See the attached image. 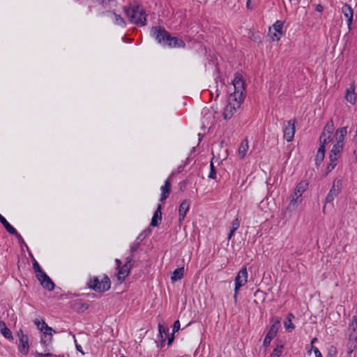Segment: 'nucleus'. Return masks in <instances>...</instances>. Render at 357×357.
<instances>
[{
	"label": "nucleus",
	"instance_id": "f257e3e1",
	"mask_svg": "<svg viewBox=\"0 0 357 357\" xmlns=\"http://www.w3.org/2000/svg\"><path fill=\"white\" fill-rule=\"evenodd\" d=\"M334 129L333 121L331 119L326 123L320 135V146L315 155V165L319 166L325 157L326 145L331 142L334 143L329 154L330 162L327 167L328 172L332 171L337 165V161L344 149V138L347 134V126L341 127L335 132Z\"/></svg>",
	"mask_w": 357,
	"mask_h": 357
},
{
	"label": "nucleus",
	"instance_id": "f03ea898",
	"mask_svg": "<svg viewBox=\"0 0 357 357\" xmlns=\"http://www.w3.org/2000/svg\"><path fill=\"white\" fill-rule=\"evenodd\" d=\"M232 84L234 91L229 96L228 104L225 107L222 114L225 120L230 119L233 116L237 109L240 107L245 97V89L243 76L241 74H235Z\"/></svg>",
	"mask_w": 357,
	"mask_h": 357
},
{
	"label": "nucleus",
	"instance_id": "7ed1b4c3",
	"mask_svg": "<svg viewBox=\"0 0 357 357\" xmlns=\"http://www.w3.org/2000/svg\"><path fill=\"white\" fill-rule=\"evenodd\" d=\"M151 35L161 45L170 48H184L185 42L176 36H172L167 31L161 26H153Z\"/></svg>",
	"mask_w": 357,
	"mask_h": 357
},
{
	"label": "nucleus",
	"instance_id": "20e7f679",
	"mask_svg": "<svg viewBox=\"0 0 357 357\" xmlns=\"http://www.w3.org/2000/svg\"><path fill=\"white\" fill-rule=\"evenodd\" d=\"M124 10L130 22L138 26L145 25L146 21L145 13L139 5L130 4L129 6L125 7Z\"/></svg>",
	"mask_w": 357,
	"mask_h": 357
},
{
	"label": "nucleus",
	"instance_id": "39448f33",
	"mask_svg": "<svg viewBox=\"0 0 357 357\" xmlns=\"http://www.w3.org/2000/svg\"><path fill=\"white\" fill-rule=\"evenodd\" d=\"M87 285L95 291L105 292L110 289L111 282L109 277L106 275L102 277L94 276L89 279Z\"/></svg>",
	"mask_w": 357,
	"mask_h": 357
},
{
	"label": "nucleus",
	"instance_id": "423d86ee",
	"mask_svg": "<svg viewBox=\"0 0 357 357\" xmlns=\"http://www.w3.org/2000/svg\"><path fill=\"white\" fill-rule=\"evenodd\" d=\"M116 265L117 274L116 277L118 280L121 283L128 276L131 268L134 265V260L132 256H129L126 258V261L124 265H121V261L119 259H115Z\"/></svg>",
	"mask_w": 357,
	"mask_h": 357
},
{
	"label": "nucleus",
	"instance_id": "0eeeda50",
	"mask_svg": "<svg viewBox=\"0 0 357 357\" xmlns=\"http://www.w3.org/2000/svg\"><path fill=\"white\" fill-rule=\"evenodd\" d=\"M308 187V183L305 181H301L299 182L295 188L293 193L290 197L289 206L296 208L298 205L301 203V196L303 193L307 190Z\"/></svg>",
	"mask_w": 357,
	"mask_h": 357
},
{
	"label": "nucleus",
	"instance_id": "6e6552de",
	"mask_svg": "<svg viewBox=\"0 0 357 357\" xmlns=\"http://www.w3.org/2000/svg\"><path fill=\"white\" fill-rule=\"evenodd\" d=\"M280 318L275 317L271 320V326L264 340L263 345L265 348L269 347L271 341L275 338L280 326Z\"/></svg>",
	"mask_w": 357,
	"mask_h": 357
},
{
	"label": "nucleus",
	"instance_id": "1a4fd4ad",
	"mask_svg": "<svg viewBox=\"0 0 357 357\" xmlns=\"http://www.w3.org/2000/svg\"><path fill=\"white\" fill-rule=\"evenodd\" d=\"M342 180L336 178L332 184V186L328 192L325 202L326 204H333V200L336 198L342 191Z\"/></svg>",
	"mask_w": 357,
	"mask_h": 357
},
{
	"label": "nucleus",
	"instance_id": "9d476101",
	"mask_svg": "<svg viewBox=\"0 0 357 357\" xmlns=\"http://www.w3.org/2000/svg\"><path fill=\"white\" fill-rule=\"evenodd\" d=\"M248 273L246 267H243L237 273L234 280L236 291H239L241 287L248 282Z\"/></svg>",
	"mask_w": 357,
	"mask_h": 357
},
{
	"label": "nucleus",
	"instance_id": "9b49d317",
	"mask_svg": "<svg viewBox=\"0 0 357 357\" xmlns=\"http://www.w3.org/2000/svg\"><path fill=\"white\" fill-rule=\"evenodd\" d=\"M284 22L277 20L271 28L269 29L271 37L273 41H278L283 35L282 28Z\"/></svg>",
	"mask_w": 357,
	"mask_h": 357
},
{
	"label": "nucleus",
	"instance_id": "f8f14e48",
	"mask_svg": "<svg viewBox=\"0 0 357 357\" xmlns=\"http://www.w3.org/2000/svg\"><path fill=\"white\" fill-rule=\"evenodd\" d=\"M17 336L19 337V351L22 354L26 355L29 349L28 336L23 333L22 329L17 332Z\"/></svg>",
	"mask_w": 357,
	"mask_h": 357
},
{
	"label": "nucleus",
	"instance_id": "ddd939ff",
	"mask_svg": "<svg viewBox=\"0 0 357 357\" xmlns=\"http://www.w3.org/2000/svg\"><path fill=\"white\" fill-rule=\"evenodd\" d=\"M284 139L288 142L294 139L295 135V120H289L283 128Z\"/></svg>",
	"mask_w": 357,
	"mask_h": 357
},
{
	"label": "nucleus",
	"instance_id": "4468645a",
	"mask_svg": "<svg viewBox=\"0 0 357 357\" xmlns=\"http://www.w3.org/2000/svg\"><path fill=\"white\" fill-rule=\"evenodd\" d=\"M37 279L40 281V284L46 289L52 291L54 289V283L46 273L40 274V277Z\"/></svg>",
	"mask_w": 357,
	"mask_h": 357
},
{
	"label": "nucleus",
	"instance_id": "2eb2a0df",
	"mask_svg": "<svg viewBox=\"0 0 357 357\" xmlns=\"http://www.w3.org/2000/svg\"><path fill=\"white\" fill-rule=\"evenodd\" d=\"M349 341H356L357 340V318L353 317L352 321L348 328Z\"/></svg>",
	"mask_w": 357,
	"mask_h": 357
},
{
	"label": "nucleus",
	"instance_id": "dca6fc26",
	"mask_svg": "<svg viewBox=\"0 0 357 357\" xmlns=\"http://www.w3.org/2000/svg\"><path fill=\"white\" fill-rule=\"evenodd\" d=\"M190 209V202L187 199H184L179 206L178 209V220L179 222L184 220L187 213Z\"/></svg>",
	"mask_w": 357,
	"mask_h": 357
},
{
	"label": "nucleus",
	"instance_id": "f3484780",
	"mask_svg": "<svg viewBox=\"0 0 357 357\" xmlns=\"http://www.w3.org/2000/svg\"><path fill=\"white\" fill-rule=\"evenodd\" d=\"M342 13L344 16L347 18V26L350 29L352 23L354 12L350 6L345 3L342 8Z\"/></svg>",
	"mask_w": 357,
	"mask_h": 357
},
{
	"label": "nucleus",
	"instance_id": "a211bd4d",
	"mask_svg": "<svg viewBox=\"0 0 357 357\" xmlns=\"http://www.w3.org/2000/svg\"><path fill=\"white\" fill-rule=\"evenodd\" d=\"M161 196L160 201L164 202L169 196L171 192V183L169 178H167L165 184L160 188Z\"/></svg>",
	"mask_w": 357,
	"mask_h": 357
},
{
	"label": "nucleus",
	"instance_id": "6ab92c4d",
	"mask_svg": "<svg viewBox=\"0 0 357 357\" xmlns=\"http://www.w3.org/2000/svg\"><path fill=\"white\" fill-rule=\"evenodd\" d=\"M345 98L351 104L354 105L356 102L357 94L355 93V88L354 85H351L349 88L347 89Z\"/></svg>",
	"mask_w": 357,
	"mask_h": 357
},
{
	"label": "nucleus",
	"instance_id": "aec40b11",
	"mask_svg": "<svg viewBox=\"0 0 357 357\" xmlns=\"http://www.w3.org/2000/svg\"><path fill=\"white\" fill-rule=\"evenodd\" d=\"M161 205L158 204L153 216L152 217L150 225L152 227H157L159 225V221L162 220Z\"/></svg>",
	"mask_w": 357,
	"mask_h": 357
},
{
	"label": "nucleus",
	"instance_id": "412c9836",
	"mask_svg": "<svg viewBox=\"0 0 357 357\" xmlns=\"http://www.w3.org/2000/svg\"><path fill=\"white\" fill-rule=\"evenodd\" d=\"M294 318V315L291 312L287 314L285 320L284 321V327L288 332H291L295 328V326L292 323V321Z\"/></svg>",
	"mask_w": 357,
	"mask_h": 357
},
{
	"label": "nucleus",
	"instance_id": "4be33fe9",
	"mask_svg": "<svg viewBox=\"0 0 357 357\" xmlns=\"http://www.w3.org/2000/svg\"><path fill=\"white\" fill-rule=\"evenodd\" d=\"M0 333L8 340L13 339L12 332L3 321H0Z\"/></svg>",
	"mask_w": 357,
	"mask_h": 357
},
{
	"label": "nucleus",
	"instance_id": "5701e85b",
	"mask_svg": "<svg viewBox=\"0 0 357 357\" xmlns=\"http://www.w3.org/2000/svg\"><path fill=\"white\" fill-rule=\"evenodd\" d=\"M249 149L248 141L245 139L243 140L238 148V155L241 158H244Z\"/></svg>",
	"mask_w": 357,
	"mask_h": 357
},
{
	"label": "nucleus",
	"instance_id": "b1692460",
	"mask_svg": "<svg viewBox=\"0 0 357 357\" xmlns=\"http://www.w3.org/2000/svg\"><path fill=\"white\" fill-rule=\"evenodd\" d=\"M184 274V268H178L173 272V274L171 277V280L172 282H174L177 280H179L183 278Z\"/></svg>",
	"mask_w": 357,
	"mask_h": 357
},
{
	"label": "nucleus",
	"instance_id": "393cba45",
	"mask_svg": "<svg viewBox=\"0 0 357 357\" xmlns=\"http://www.w3.org/2000/svg\"><path fill=\"white\" fill-rule=\"evenodd\" d=\"M239 226L240 222L238 219L236 218L232 221L231 225L230 226V231L227 238L228 240H230L232 238L236 231L239 228Z\"/></svg>",
	"mask_w": 357,
	"mask_h": 357
},
{
	"label": "nucleus",
	"instance_id": "a878e982",
	"mask_svg": "<svg viewBox=\"0 0 357 357\" xmlns=\"http://www.w3.org/2000/svg\"><path fill=\"white\" fill-rule=\"evenodd\" d=\"M40 331L43 333V335L45 338L47 336L52 337V328L47 326L44 320H42V326L40 328Z\"/></svg>",
	"mask_w": 357,
	"mask_h": 357
},
{
	"label": "nucleus",
	"instance_id": "bb28decb",
	"mask_svg": "<svg viewBox=\"0 0 357 357\" xmlns=\"http://www.w3.org/2000/svg\"><path fill=\"white\" fill-rule=\"evenodd\" d=\"M111 13L114 17L113 21L116 25L121 26L122 27L126 26V23L124 19L120 15H118L114 12H112Z\"/></svg>",
	"mask_w": 357,
	"mask_h": 357
},
{
	"label": "nucleus",
	"instance_id": "cd10ccee",
	"mask_svg": "<svg viewBox=\"0 0 357 357\" xmlns=\"http://www.w3.org/2000/svg\"><path fill=\"white\" fill-rule=\"evenodd\" d=\"M0 222L9 234H12L16 232V229L7 221L4 217L0 219Z\"/></svg>",
	"mask_w": 357,
	"mask_h": 357
},
{
	"label": "nucleus",
	"instance_id": "c85d7f7f",
	"mask_svg": "<svg viewBox=\"0 0 357 357\" xmlns=\"http://www.w3.org/2000/svg\"><path fill=\"white\" fill-rule=\"evenodd\" d=\"M159 336L160 337L161 344L165 342V340L162 337V334L165 336L169 335V328L164 327L161 324H158Z\"/></svg>",
	"mask_w": 357,
	"mask_h": 357
},
{
	"label": "nucleus",
	"instance_id": "c756f323",
	"mask_svg": "<svg viewBox=\"0 0 357 357\" xmlns=\"http://www.w3.org/2000/svg\"><path fill=\"white\" fill-rule=\"evenodd\" d=\"M282 350H283V345L278 344L277 347L273 349L270 357H280L282 353Z\"/></svg>",
	"mask_w": 357,
	"mask_h": 357
},
{
	"label": "nucleus",
	"instance_id": "7c9ffc66",
	"mask_svg": "<svg viewBox=\"0 0 357 357\" xmlns=\"http://www.w3.org/2000/svg\"><path fill=\"white\" fill-rule=\"evenodd\" d=\"M33 268L34 271H36V273H37L36 274L37 278H38L40 277V274L45 273L41 268L39 264L36 260H34V261L33 263Z\"/></svg>",
	"mask_w": 357,
	"mask_h": 357
},
{
	"label": "nucleus",
	"instance_id": "2f4dec72",
	"mask_svg": "<svg viewBox=\"0 0 357 357\" xmlns=\"http://www.w3.org/2000/svg\"><path fill=\"white\" fill-rule=\"evenodd\" d=\"M52 340V337L47 336V338L44 335L41 337L40 342L44 344L46 347H48Z\"/></svg>",
	"mask_w": 357,
	"mask_h": 357
},
{
	"label": "nucleus",
	"instance_id": "473e14b6",
	"mask_svg": "<svg viewBox=\"0 0 357 357\" xmlns=\"http://www.w3.org/2000/svg\"><path fill=\"white\" fill-rule=\"evenodd\" d=\"M211 170L208 174V177L213 179L216 178V171L215 169V167L213 165V163L211 162L210 165Z\"/></svg>",
	"mask_w": 357,
	"mask_h": 357
},
{
	"label": "nucleus",
	"instance_id": "72a5a7b5",
	"mask_svg": "<svg viewBox=\"0 0 357 357\" xmlns=\"http://www.w3.org/2000/svg\"><path fill=\"white\" fill-rule=\"evenodd\" d=\"M139 247V243L138 241H135L130 248V250L131 254L134 253Z\"/></svg>",
	"mask_w": 357,
	"mask_h": 357
},
{
	"label": "nucleus",
	"instance_id": "f704fd0d",
	"mask_svg": "<svg viewBox=\"0 0 357 357\" xmlns=\"http://www.w3.org/2000/svg\"><path fill=\"white\" fill-rule=\"evenodd\" d=\"M12 235H14V236L17 238V241H18L19 243H20V244H24V245H25L26 246V243L24 242V241L23 238L22 237V236L20 235V234H19V233L17 232V230H16V232H15V234H12Z\"/></svg>",
	"mask_w": 357,
	"mask_h": 357
},
{
	"label": "nucleus",
	"instance_id": "c9c22d12",
	"mask_svg": "<svg viewBox=\"0 0 357 357\" xmlns=\"http://www.w3.org/2000/svg\"><path fill=\"white\" fill-rule=\"evenodd\" d=\"M311 349L314 351L316 357H323L317 347L312 346Z\"/></svg>",
	"mask_w": 357,
	"mask_h": 357
},
{
	"label": "nucleus",
	"instance_id": "e433bc0d",
	"mask_svg": "<svg viewBox=\"0 0 357 357\" xmlns=\"http://www.w3.org/2000/svg\"><path fill=\"white\" fill-rule=\"evenodd\" d=\"M180 326H181V325H180L179 321L178 320L176 321L173 326V333H172L174 334L175 332L178 331L180 329Z\"/></svg>",
	"mask_w": 357,
	"mask_h": 357
},
{
	"label": "nucleus",
	"instance_id": "4c0bfd02",
	"mask_svg": "<svg viewBox=\"0 0 357 357\" xmlns=\"http://www.w3.org/2000/svg\"><path fill=\"white\" fill-rule=\"evenodd\" d=\"M349 342H350V343H349L350 344V347H349V349L347 351V353H348V355L350 356L351 353L354 351V348L355 347V344H354L355 341H349Z\"/></svg>",
	"mask_w": 357,
	"mask_h": 357
},
{
	"label": "nucleus",
	"instance_id": "58836bf2",
	"mask_svg": "<svg viewBox=\"0 0 357 357\" xmlns=\"http://www.w3.org/2000/svg\"><path fill=\"white\" fill-rule=\"evenodd\" d=\"M52 356V354L51 353H45V354H43V353H36V356L37 357H51Z\"/></svg>",
	"mask_w": 357,
	"mask_h": 357
},
{
	"label": "nucleus",
	"instance_id": "ea45409f",
	"mask_svg": "<svg viewBox=\"0 0 357 357\" xmlns=\"http://www.w3.org/2000/svg\"><path fill=\"white\" fill-rule=\"evenodd\" d=\"M75 347H76L77 350L78 351H79L81 354H84V352L83 351V350H82V348L81 345H79V344H78L77 343V340H75Z\"/></svg>",
	"mask_w": 357,
	"mask_h": 357
},
{
	"label": "nucleus",
	"instance_id": "a19ab883",
	"mask_svg": "<svg viewBox=\"0 0 357 357\" xmlns=\"http://www.w3.org/2000/svg\"><path fill=\"white\" fill-rule=\"evenodd\" d=\"M167 337L168 338L167 344H168V345H170L172 343V342L174 340V334L172 333L171 335H167Z\"/></svg>",
	"mask_w": 357,
	"mask_h": 357
},
{
	"label": "nucleus",
	"instance_id": "79ce46f5",
	"mask_svg": "<svg viewBox=\"0 0 357 357\" xmlns=\"http://www.w3.org/2000/svg\"><path fill=\"white\" fill-rule=\"evenodd\" d=\"M34 324L37 326V327L40 329L42 326V320L40 321L39 319H36L34 320Z\"/></svg>",
	"mask_w": 357,
	"mask_h": 357
},
{
	"label": "nucleus",
	"instance_id": "37998d69",
	"mask_svg": "<svg viewBox=\"0 0 357 357\" xmlns=\"http://www.w3.org/2000/svg\"><path fill=\"white\" fill-rule=\"evenodd\" d=\"M246 6H247V8H249V9H252V1H251V0H248V1H247Z\"/></svg>",
	"mask_w": 357,
	"mask_h": 357
},
{
	"label": "nucleus",
	"instance_id": "c03bdc74",
	"mask_svg": "<svg viewBox=\"0 0 357 357\" xmlns=\"http://www.w3.org/2000/svg\"><path fill=\"white\" fill-rule=\"evenodd\" d=\"M323 10V7L321 5H317L316 7V10L318 12H321Z\"/></svg>",
	"mask_w": 357,
	"mask_h": 357
},
{
	"label": "nucleus",
	"instance_id": "a18cd8bd",
	"mask_svg": "<svg viewBox=\"0 0 357 357\" xmlns=\"http://www.w3.org/2000/svg\"><path fill=\"white\" fill-rule=\"evenodd\" d=\"M238 294V291H236V289H234V298L235 301H236V300H237Z\"/></svg>",
	"mask_w": 357,
	"mask_h": 357
},
{
	"label": "nucleus",
	"instance_id": "49530a36",
	"mask_svg": "<svg viewBox=\"0 0 357 357\" xmlns=\"http://www.w3.org/2000/svg\"><path fill=\"white\" fill-rule=\"evenodd\" d=\"M317 337H314V338L311 340V342H310L311 347H312V346H314V345H313V344H314V343L315 342H317Z\"/></svg>",
	"mask_w": 357,
	"mask_h": 357
},
{
	"label": "nucleus",
	"instance_id": "de8ad7c7",
	"mask_svg": "<svg viewBox=\"0 0 357 357\" xmlns=\"http://www.w3.org/2000/svg\"><path fill=\"white\" fill-rule=\"evenodd\" d=\"M111 0H102V3H107V2L110 1Z\"/></svg>",
	"mask_w": 357,
	"mask_h": 357
},
{
	"label": "nucleus",
	"instance_id": "09e8293b",
	"mask_svg": "<svg viewBox=\"0 0 357 357\" xmlns=\"http://www.w3.org/2000/svg\"><path fill=\"white\" fill-rule=\"evenodd\" d=\"M167 337V336H165L164 334H162V337H163V339H164L165 340H166V337Z\"/></svg>",
	"mask_w": 357,
	"mask_h": 357
},
{
	"label": "nucleus",
	"instance_id": "8fccbe9b",
	"mask_svg": "<svg viewBox=\"0 0 357 357\" xmlns=\"http://www.w3.org/2000/svg\"><path fill=\"white\" fill-rule=\"evenodd\" d=\"M83 306H84L85 309H87V306L86 305H83Z\"/></svg>",
	"mask_w": 357,
	"mask_h": 357
},
{
	"label": "nucleus",
	"instance_id": "3c124183",
	"mask_svg": "<svg viewBox=\"0 0 357 357\" xmlns=\"http://www.w3.org/2000/svg\"><path fill=\"white\" fill-rule=\"evenodd\" d=\"M3 216L0 214V219L2 218Z\"/></svg>",
	"mask_w": 357,
	"mask_h": 357
},
{
	"label": "nucleus",
	"instance_id": "603ef678",
	"mask_svg": "<svg viewBox=\"0 0 357 357\" xmlns=\"http://www.w3.org/2000/svg\"><path fill=\"white\" fill-rule=\"evenodd\" d=\"M356 161H357V154H356Z\"/></svg>",
	"mask_w": 357,
	"mask_h": 357
}]
</instances>
